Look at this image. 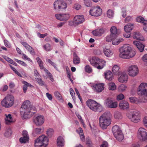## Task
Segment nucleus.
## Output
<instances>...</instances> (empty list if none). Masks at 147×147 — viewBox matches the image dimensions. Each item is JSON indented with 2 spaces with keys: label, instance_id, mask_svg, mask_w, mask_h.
<instances>
[{
  "label": "nucleus",
  "instance_id": "nucleus-1",
  "mask_svg": "<svg viewBox=\"0 0 147 147\" xmlns=\"http://www.w3.org/2000/svg\"><path fill=\"white\" fill-rule=\"evenodd\" d=\"M137 91L141 101L136 97H131L129 98L130 102L137 104L140 102H147V83L143 82L140 84L138 88Z\"/></svg>",
  "mask_w": 147,
  "mask_h": 147
},
{
  "label": "nucleus",
  "instance_id": "nucleus-2",
  "mask_svg": "<svg viewBox=\"0 0 147 147\" xmlns=\"http://www.w3.org/2000/svg\"><path fill=\"white\" fill-rule=\"evenodd\" d=\"M119 51V57L123 59H129L134 57L136 54L135 52L128 44H125L121 47Z\"/></svg>",
  "mask_w": 147,
  "mask_h": 147
},
{
  "label": "nucleus",
  "instance_id": "nucleus-3",
  "mask_svg": "<svg viewBox=\"0 0 147 147\" xmlns=\"http://www.w3.org/2000/svg\"><path fill=\"white\" fill-rule=\"evenodd\" d=\"M21 116L24 118H30L35 112L32 111V108L30 106V102L28 100L25 101L20 109Z\"/></svg>",
  "mask_w": 147,
  "mask_h": 147
},
{
  "label": "nucleus",
  "instance_id": "nucleus-4",
  "mask_svg": "<svg viewBox=\"0 0 147 147\" xmlns=\"http://www.w3.org/2000/svg\"><path fill=\"white\" fill-rule=\"evenodd\" d=\"M111 122V116L109 113L105 112L102 114L99 119V124L102 129H106L110 125Z\"/></svg>",
  "mask_w": 147,
  "mask_h": 147
},
{
  "label": "nucleus",
  "instance_id": "nucleus-5",
  "mask_svg": "<svg viewBox=\"0 0 147 147\" xmlns=\"http://www.w3.org/2000/svg\"><path fill=\"white\" fill-rule=\"evenodd\" d=\"M91 64L98 69H102L105 65L106 62L98 58L93 57L89 59Z\"/></svg>",
  "mask_w": 147,
  "mask_h": 147
},
{
  "label": "nucleus",
  "instance_id": "nucleus-6",
  "mask_svg": "<svg viewBox=\"0 0 147 147\" xmlns=\"http://www.w3.org/2000/svg\"><path fill=\"white\" fill-rule=\"evenodd\" d=\"M86 104L90 109L95 111L100 112L102 109L101 105L93 100H88L86 102Z\"/></svg>",
  "mask_w": 147,
  "mask_h": 147
},
{
  "label": "nucleus",
  "instance_id": "nucleus-7",
  "mask_svg": "<svg viewBox=\"0 0 147 147\" xmlns=\"http://www.w3.org/2000/svg\"><path fill=\"white\" fill-rule=\"evenodd\" d=\"M14 103V97L11 95L5 96L2 100L1 104L5 108H9L13 106Z\"/></svg>",
  "mask_w": 147,
  "mask_h": 147
},
{
  "label": "nucleus",
  "instance_id": "nucleus-8",
  "mask_svg": "<svg viewBox=\"0 0 147 147\" xmlns=\"http://www.w3.org/2000/svg\"><path fill=\"white\" fill-rule=\"evenodd\" d=\"M85 21L84 16L82 15L75 16L73 21L69 22V25L71 26H76L83 23Z\"/></svg>",
  "mask_w": 147,
  "mask_h": 147
},
{
  "label": "nucleus",
  "instance_id": "nucleus-9",
  "mask_svg": "<svg viewBox=\"0 0 147 147\" xmlns=\"http://www.w3.org/2000/svg\"><path fill=\"white\" fill-rule=\"evenodd\" d=\"M112 131L114 136L117 140L121 141L123 139V135L119 126H114L112 127Z\"/></svg>",
  "mask_w": 147,
  "mask_h": 147
},
{
  "label": "nucleus",
  "instance_id": "nucleus-10",
  "mask_svg": "<svg viewBox=\"0 0 147 147\" xmlns=\"http://www.w3.org/2000/svg\"><path fill=\"white\" fill-rule=\"evenodd\" d=\"M127 116L131 121L134 123L139 122L141 119L140 114L138 112L128 113L127 114Z\"/></svg>",
  "mask_w": 147,
  "mask_h": 147
},
{
  "label": "nucleus",
  "instance_id": "nucleus-11",
  "mask_svg": "<svg viewBox=\"0 0 147 147\" xmlns=\"http://www.w3.org/2000/svg\"><path fill=\"white\" fill-rule=\"evenodd\" d=\"M53 7L55 10L61 11L67 8V5L62 0H57L54 2Z\"/></svg>",
  "mask_w": 147,
  "mask_h": 147
},
{
  "label": "nucleus",
  "instance_id": "nucleus-12",
  "mask_svg": "<svg viewBox=\"0 0 147 147\" xmlns=\"http://www.w3.org/2000/svg\"><path fill=\"white\" fill-rule=\"evenodd\" d=\"M137 135L140 140L142 141L147 140V132L144 128L143 127L140 128L138 131Z\"/></svg>",
  "mask_w": 147,
  "mask_h": 147
},
{
  "label": "nucleus",
  "instance_id": "nucleus-13",
  "mask_svg": "<svg viewBox=\"0 0 147 147\" xmlns=\"http://www.w3.org/2000/svg\"><path fill=\"white\" fill-rule=\"evenodd\" d=\"M128 75L134 77L137 75L139 72L138 67L136 65H133L129 66L127 69Z\"/></svg>",
  "mask_w": 147,
  "mask_h": 147
},
{
  "label": "nucleus",
  "instance_id": "nucleus-14",
  "mask_svg": "<svg viewBox=\"0 0 147 147\" xmlns=\"http://www.w3.org/2000/svg\"><path fill=\"white\" fill-rule=\"evenodd\" d=\"M104 104L106 107L111 108H115L118 105L117 101L109 98L105 100Z\"/></svg>",
  "mask_w": 147,
  "mask_h": 147
},
{
  "label": "nucleus",
  "instance_id": "nucleus-15",
  "mask_svg": "<svg viewBox=\"0 0 147 147\" xmlns=\"http://www.w3.org/2000/svg\"><path fill=\"white\" fill-rule=\"evenodd\" d=\"M45 119L43 115H38L34 117V122L36 126H40L44 123Z\"/></svg>",
  "mask_w": 147,
  "mask_h": 147
},
{
  "label": "nucleus",
  "instance_id": "nucleus-16",
  "mask_svg": "<svg viewBox=\"0 0 147 147\" xmlns=\"http://www.w3.org/2000/svg\"><path fill=\"white\" fill-rule=\"evenodd\" d=\"M102 9L100 7L97 6L94 7L90 10L89 12L92 16H100L102 13Z\"/></svg>",
  "mask_w": 147,
  "mask_h": 147
},
{
  "label": "nucleus",
  "instance_id": "nucleus-17",
  "mask_svg": "<svg viewBox=\"0 0 147 147\" xmlns=\"http://www.w3.org/2000/svg\"><path fill=\"white\" fill-rule=\"evenodd\" d=\"M55 17L58 20L61 21H66L69 19L70 15L68 13H62L56 14Z\"/></svg>",
  "mask_w": 147,
  "mask_h": 147
},
{
  "label": "nucleus",
  "instance_id": "nucleus-18",
  "mask_svg": "<svg viewBox=\"0 0 147 147\" xmlns=\"http://www.w3.org/2000/svg\"><path fill=\"white\" fill-rule=\"evenodd\" d=\"M23 137L20 138L19 140L21 143H25L27 142L29 140V137L28 132L26 130L22 132Z\"/></svg>",
  "mask_w": 147,
  "mask_h": 147
},
{
  "label": "nucleus",
  "instance_id": "nucleus-19",
  "mask_svg": "<svg viewBox=\"0 0 147 147\" xmlns=\"http://www.w3.org/2000/svg\"><path fill=\"white\" fill-rule=\"evenodd\" d=\"M128 76L125 72L121 73L118 79V81L123 83L126 82L128 81Z\"/></svg>",
  "mask_w": 147,
  "mask_h": 147
},
{
  "label": "nucleus",
  "instance_id": "nucleus-20",
  "mask_svg": "<svg viewBox=\"0 0 147 147\" xmlns=\"http://www.w3.org/2000/svg\"><path fill=\"white\" fill-rule=\"evenodd\" d=\"M40 69L43 70L46 74L48 75V76L50 78V80L53 82L54 81V79L53 78L52 75L51 73L46 69L43 66V63H42L38 64Z\"/></svg>",
  "mask_w": 147,
  "mask_h": 147
},
{
  "label": "nucleus",
  "instance_id": "nucleus-21",
  "mask_svg": "<svg viewBox=\"0 0 147 147\" xmlns=\"http://www.w3.org/2000/svg\"><path fill=\"white\" fill-rule=\"evenodd\" d=\"M22 44L31 55H35V53L33 48L27 43L25 42H22Z\"/></svg>",
  "mask_w": 147,
  "mask_h": 147
},
{
  "label": "nucleus",
  "instance_id": "nucleus-22",
  "mask_svg": "<svg viewBox=\"0 0 147 147\" xmlns=\"http://www.w3.org/2000/svg\"><path fill=\"white\" fill-rule=\"evenodd\" d=\"M103 84H98L94 85L92 87L93 89L97 92H100L104 89Z\"/></svg>",
  "mask_w": 147,
  "mask_h": 147
},
{
  "label": "nucleus",
  "instance_id": "nucleus-23",
  "mask_svg": "<svg viewBox=\"0 0 147 147\" xmlns=\"http://www.w3.org/2000/svg\"><path fill=\"white\" fill-rule=\"evenodd\" d=\"M43 146H47L48 143L49 139L47 137L44 135H42L38 137Z\"/></svg>",
  "mask_w": 147,
  "mask_h": 147
},
{
  "label": "nucleus",
  "instance_id": "nucleus-24",
  "mask_svg": "<svg viewBox=\"0 0 147 147\" xmlns=\"http://www.w3.org/2000/svg\"><path fill=\"white\" fill-rule=\"evenodd\" d=\"M110 31L111 34L116 37L121 32L120 30L118 29L115 26H113L111 28Z\"/></svg>",
  "mask_w": 147,
  "mask_h": 147
},
{
  "label": "nucleus",
  "instance_id": "nucleus-25",
  "mask_svg": "<svg viewBox=\"0 0 147 147\" xmlns=\"http://www.w3.org/2000/svg\"><path fill=\"white\" fill-rule=\"evenodd\" d=\"M129 104L128 102L125 100L121 101L119 103V106L122 109H127L129 108Z\"/></svg>",
  "mask_w": 147,
  "mask_h": 147
},
{
  "label": "nucleus",
  "instance_id": "nucleus-26",
  "mask_svg": "<svg viewBox=\"0 0 147 147\" xmlns=\"http://www.w3.org/2000/svg\"><path fill=\"white\" fill-rule=\"evenodd\" d=\"M133 43L137 47L140 52H142L143 51L144 46L141 42L136 40L134 41Z\"/></svg>",
  "mask_w": 147,
  "mask_h": 147
},
{
  "label": "nucleus",
  "instance_id": "nucleus-27",
  "mask_svg": "<svg viewBox=\"0 0 147 147\" xmlns=\"http://www.w3.org/2000/svg\"><path fill=\"white\" fill-rule=\"evenodd\" d=\"M57 144L58 147H62L65 145V140L61 136H59L57 141Z\"/></svg>",
  "mask_w": 147,
  "mask_h": 147
},
{
  "label": "nucleus",
  "instance_id": "nucleus-28",
  "mask_svg": "<svg viewBox=\"0 0 147 147\" xmlns=\"http://www.w3.org/2000/svg\"><path fill=\"white\" fill-rule=\"evenodd\" d=\"M105 32L103 29H97L92 32L93 34L95 36H100L102 35Z\"/></svg>",
  "mask_w": 147,
  "mask_h": 147
},
{
  "label": "nucleus",
  "instance_id": "nucleus-29",
  "mask_svg": "<svg viewBox=\"0 0 147 147\" xmlns=\"http://www.w3.org/2000/svg\"><path fill=\"white\" fill-rule=\"evenodd\" d=\"M105 78L108 80H111L113 78V75L112 72L110 71H108L104 73Z\"/></svg>",
  "mask_w": 147,
  "mask_h": 147
},
{
  "label": "nucleus",
  "instance_id": "nucleus-30",
  "mask_svg": "<svg viewBox=\"0 0 147 147\" xmlns=\"http://www.w3.org/2000/svg\"><path fill=\"white\" fill-rule=\"evenodd\" d=\"M133 36L134 39L142 41L144 40V38L143 36L138 32H134Z\"/></svg>",
  "mask_w": 147,
  "mask_h": 147
},
{
  "label": "nucleus",
  "instance_id": "nucleus-31",
  "mask_svg": "<svg viewBox=\"0 0 147 147\" xmlns=\"http://www.w3.org/2000/svg\"><path fill=\"white\" fill-rule=\"evenodd\" d=\"M134 24H128L124 27V30L126 32H130L134 28Z\"/></svg>",
  "mask_w": 147,
  "mask_h": 147
},
{
  "label": "nucleus",
  "instance_id": "nucleus-32",
  "mask_svg": "<svg viewBox=\"0 0 147 147\" xmlns=\"http://www.w3.org/2000/svg\"><path fill=\"white\" fill-rule=\"evenodd\" d=\"M73 62L75 65L78 64L80 62V59L75 52L73 53Z\"/></svg>",
  "mask_w": 147,
  "mask_h": 147
},
{
  "label": "nucleus",
  "instance_id": "nucleus-33",
  "mask_svg": "<svg viewBox=\"0 0 147 147\" xmlns=\"http://www.w3.org/2000/svg\"><path fill=\"white\" fill-rule=\"evenodd\" d=\"M5 115L6 116L5 119L6 124H9L13 122L12 117L10 114H5Z\"/></svg>",
  "mask_w": 147,
  "mask_h": 147
},
{
  "label": "nucleus",
  "instance_id": "nucleus-34",
  "mask_svg": "<svg viewBox=\"0 0 147 147\" xmlns=\"http://www.w3.org/2000/svg\"><path fill=\"white\" fill-rule=\"evenodd\" d=\"M22 83H23L24 84L23 87V91L24 92V93H26V92L27 89V87H28L31 88L34 87L33 85H32L28 83L26 81H22Z\"/></svg>",
  "mask_w": 147,
  "mask_h": 147
},
{
  "label": "nucleus",
  "instance_id": "nucleus-35",
  "mask_svg": "<svg viewBox=\"0 0 147 147\" xmlns=\"http://www.w3.org/2000/svg\"><path fill=\"white\" fill-rule=\"evenodd\" d=\"M136 20L137 22H140L143 24L144 26L147 25V21L144 19V18L141 16H139L137 18Z\"/></svg>",
  "mask_w": 147,
  "mask_h": 147
},
{
  "label": "nucleus",
  "instance_id": "nucleus-36",
  "mask_svg": "<svg viewBox=\"0 0 147 147\" xmlns=\"http://www.w3.org/2000/svg\"><path fill=\"white\" fill-rule=\"evenodd\" d=\"M104 52L105 55L109 57H111L113 55V51L109 49H104Z\"/></svg>",
  "mask_w": 147,
  "mask_h": 147
},
{
  "label": "nucleus",
  "instance_id": "nucleus-37",
  "mask_svg": "<svg viewBox=\"0 0 147 147\" xmlns=\"http://www.w3.org/2000/svg\"><path fill=\"white\" fill-rule=\"evenodd\" d=\"M119 66L115 65L112 67V71L114 74L117 75L119 74Z\"/></svg>",
  "mask_w": 147,
  "mask_h": 147
},
{
  "label": "nucleus",
  "instance_id": "nucleus-38",
  "mask_svg": "<svg viewBox=\"0 0 147 147\" xmlns=\"http://www.w3.org/2000/svg\"><path fill=\"white\" fill-rule=\"evenodd\" d=\"M123 39L121 38H114L112 41V44L113 45H118L120 42H122Z\"/></svg>",
  "mask_w": 147,
  "mask_h": 147
},
{
  "label": "nucleus",
  "instance_id": "nucleus-39",
  "mask_svg": "<svg viewBox=\"0 0 147 147\" xmlns=\"http://www.w3.org/2000/svg\"><path fill=\"white\" fill-rule=\"evenodd\" d=\"M43 131V129L40 128H37L34 129L33 135L35 136L36 135L41 133Z\"/></svg>",
  "mask_w": 147,
  "mask_h": 147
},
{
  "label": "nucleus",
  "instance_id": "nucleus-40",
  "mask_svg": "<svg viewBox=\"0 0 147 147\" xmlns=\"http://www.w3.org/2000/svg\"><path fill=\"white\" fill-rule=\"evenodd\" d=\"M34 146L35 147H41L43 146L38 137L35 140Z\"/></svg>",
  "mask_w": 147,
  "mask_h": 147
},
{
  "label": "nucleus",
  "instance_id": "nucleus-41",
  "mask_svg": "<svg viewBox=\"0 0 147 147\" xmlns=\"http://www.w3.org/2000/svg\"><path fill=\"white\" fill-rule=\"evenodd\" d=\"M127 88L125 85L122 84L120 85L118 87V90L120 92H123L125 91Z\"/></svg>",
  "mask_w": 147,
  "mask_h": 147
},
{
  "label": "nucleus",
  "instance_id": "nucleus-42",
  "mask_svg": "<svg viewBox=\"0 0 147 147\" xmlns=\"http://www.w3.org/2000/svg\"><path fill=\"white\" fill-rule=\"evenodd\" d=\"M109 89L110 90H114L116 88V86L115 83L111 82L108 84Z\"/></svg>",
  "mask_w": 147,
  "mask_h": 147
},
{
  "label": "nucleus",
  "instance_id": "nucleus-43",
  "mask_svg": "<svg viewBox=\"0 0 147 147\" xmlns=\"http://www.w3.org/2000/svg\"><path fill=\"white\" fill-rule=\"evenodd\" d=\"M12 133V131L10 128H8L6 130L5 133L4 135L7 137L10 136Z\"/></svg>",
  "mask_w": 147,
  "mask_h": 147
},
{
  "label": "nucleus",
  "instance_id": "nucleus-44",
  "mask_svg": "<svg viewBox=\"0 0 147 147\" xmlns=\"http://www.w3.org/2000/svg\"><path fill=\"white\" fill-rule=\"evenodd\" d=\"M43 47L45 50L47 51H50L52 49L50 45L48 43L43 45Z\"/></svg>",
  "mask_w": 147,
  "mask_h": 147
},
{
  "label": "nucleus",
  "instance_id": "nucleus-45",
  "mask_svg": "<svg viewBox=\"0 0 147 147\" xmlns=\"http://www.w3.org/2000/svg\"><path fill=\"white\" fill-rule=\"evenodd\" d=\"M115 36L114 35L111 34L110 35H107L106 37V40L107 41V42H111L113 40L114 38H115Z\"/></svg>",
  "mask_w": 147,
  "mask_h": 147
},
{
  "label": "nucleus",
  "instance_id": "nucleus-46",
  "mask_svg": "<svg viewBox=\"0 0 147 147\" xmlns=\"http://www.w3.org/2000/svg\"><path fill=\"white\" fill-rule=\"evenodd\" d=\"M114 12L111 9H109L107 12V16L109 18H112L113 17Z\"/></svg>",
  "mask_w": 147,
  "mask_h": 147
},
{
  "label": "nucleus",
  "instance_id": "nucleus-47",
  "mask_svg": "<svg viewBox=\"0 0 147 147\" xmlns=\"http://www.w3.org/2000/svg\"><path fill=\"white\" fill-rule=\"evenodd\" d=\"M46 61L47 62H48L49 64L53 66L58 71L57 65L54 62L49 59H47Z\"/></svg>",
  "mask_w": 147,
  "mask_h": 147
},
{
  "label": "nucleus",
  "instance_id": "nucleus-48",
  "mask_svg": "<svg viewBox=\"0 0 147 147\" xmlns=\"http://www.w3.org/2000/svg\"><path fill=\"white\" fill-rule=\"evenodd\" d=\"M53 134L54 130L52 129L49 128L48 129L47 131V134L49 137H51Z\"/></svg>",
  "mask_w": 147,
  "mask_h": 147
},
{
  "label": "nucleus",
  "instance_id": "nucleus-49",
  "mask_svg": "<svg viewBox=\"0 0 147 147\" xmlns=\"http://www.w3.org/2000/svg\"><path fill=\"white\" fill-rule=\"evenodd\" d=\"M115 118L116 119H119L122 118L121 113L119 112H115L114 114Z\"/></svg>",
  "mask_w": 147,
  "mask_h": 147
},
{
  "label": "nucleus",
  "instance_id": "nucleus-50",
  "mask_svg": "<svg viewBox=\"0 0 147 147\" xmlns=\"http://www.w3.org/2000/svg\"><path fill=\"white\" fill-rule=\"evenodd\" d=\"M121 15L123 18H125L127 15V11L126 8H122L121 9Z\"/></svg>",
  "mask_w": 147,
  "mask_h": 147
},
{
  "label": "nucleus",
  "instance_id": "nucleus-51",
  "mask_svg": "<svg viewBox=\"0 0 147 147\" xmlns=\"http://www.w3.org/2000/svg\"><path fill=\"white\" fill-rule=\"evenodd\" d=\"M81 5L79 3H76L74 4L73 8L74 9L78 10L80 9L81 8Z\"/></svg>",
  "mask_w": 147,
  "mask_h": 147
},
{
  "label": "nucleus",
  "instance_id": "nucleus-52",
  "mask_svg": "<svg viewBox=\"0 0 147 147\" xmlns=\"http://www.w3.org/2000/svg\"><path fill=\"white\" fill-rule=\"evenodd\" d=\"M35 79L37 81L38 84L41 86L44 85V82L43 81L42 79L40 78H36Z\"/></svg>",
  "mask_w": 147,
  "mask_h": 147
},
{
  "label": "nucleus",
  "instance_id": "nucleus-53",
  "mask_svg": "<svg viewBox=\"0 0 147 147\" xmlns=\"http://www.w3.org/2000/svg\"><path fill=\"white\" fill-rule=\"evenodd\" d=\"M76 115L78 117V119L79 120V121L82 124L83 127L84 128L86 127L84 123V121L82 119L81 116L79 114H76Z\"/></svg>",
  "mask_w": 147,
  "mask_h": 147
},
{
  "label": "nucleus",
  "instance_id": "nucleus-54",
  "mask_svg": "<svg viewBox=\"0 0 147 147\" xmlns=\"http://www.w3.org/2000/svg\"><path fill=\"white\" fill-rule=\"evenodd\" d=\"M54 95L59 100H61L62 99V98L61 94L59 92L57 91L55 92L54 93Z\"/></svg>",
  "mask_w": 147,
  "mask_h": 147
},
{
  "label": "nucleus",
  "instance_id": "nucleus-55",
  "mask_svg": "<svg viewBox=\"0 0 147 147\" xmlns=\"http://www.w3.org/2000/svg\"><path fill=\"white\" fill-rule=\"evenodd\" d=\"M85 70L86 72L88 73H91L92 71L91 68L88 65H86L85 67Z\"/></svg>",
  "mask_w": 147,
  "mask_h": 147
},
{
  "label": "nucleus",
  "instance_id": "nucleus-56",
  "mask_svg": "<svg viewBox=\"0 0 147 147\" xmlns=\"http://www.w3.org/2000/svg\"><path fill=\"white\" fill-rule=\"evenodd\" d=\"M124 98V95L122 93H120L117 96L116 99L117 100H122Z\"/></svg>",
  "mask_w": 147,
  "mask_h": 147
},
{
  "label": "nucleus",
  "instance_id": "nucleus-57",
  "mask_svg": "<svg viewBox=\"0 0 147 147\" xmlns=\"http://www.w3.org/2000/svg\"><path fill=\"white\" fill-rule=\"evenodd\" d=\"M14 60L16 62H17V63H18L21 65L22 66H23L25 67H26V66L27 65V64L25 62H23L22 61L18 59H15Z\"/></svg>",
  "mask_w": 147,
  "mask_h": 147
},
{
  "label": "nucleus",
  "instance_id": "nucleus-58",
  "mask_svg": "<svg viewBox=\"0 0 147 147\" xmlns=\"http://www.w3.org/2000/svg\"><path fill=\"white\" fill-rule=\"evenodd\" d=\"M2 57L8 63H9L11 64H12L13 61V60H12L11 58H10L5 55H3L2 56Z\"/></svg>",
  "mask_w": 147,
  "mask_h": 147
},
{
  "label": "nucleus",
  "instance_id": "nucleus-59",
  "mask_svg": "<svg viewBox=\"0 0 147 147\" xmlns=\"http://www.w3.org/2000/svg\"><path fill=\"white\" fill-rule=\"evenodd\" d=\"M70 93L73 100L75 99L74 96V92L72 88H70L69 89Z\"/></svg>",
  "mask_w": 147,
  "mask_h": 147
},
{
  "label": "nucleus",
  "instance_id": "nucleus-60",
  "mask_svg": "<svg viewBox=\"0 0 147 147\" xmlns=\"http://www.w3.org/2000/svg\"><path fill=\"white\" fill-rule=\"evenodd\" d=\"M5 45L7 47L10 48L11 45L9 42L7 40H5L4 41Z\"/></svg>",
  "mask_w": 147,
  "mask_h": 147
},
{
  "label": "nucleus",
  "instance_id": "nucleus-61",
  "mask_svg": "<svg viewBox=\"0 0 147 147\" xmlns=\"http://www.w3.org/2000/svg\"><path fill=\"white\" fill-rule=\"evenodd\" d=\"M22 58L24 59L27 60L28 61H30L31 62H32V61L26 55L24 54H22Z\"/></svg>",
  "mask_w": 147,
  "mask_h": 147
},
{
  "label": "nucleus",
  "instance_id": "nucleus-62",
  "mask_svg": "<svg viewBox=\"0 0 147 147\" xmlns=\"http://www.w3.org/2000/svg\"><path fill=\"white\" fill-rule=\"evenodd\" d=\"M132 18L131 16H128L126 17L124 20V21L125 23H128L132 20Z\"/></svg>",
  "mask_w": 147,
  "mask_h": 147
},
{
  "label": "nucleus",
  "instance_id": "nucleus-63",
  "mask_svg": "<svg viewBox=\"0 0 147 147\" xmlns=\"http://www.w3.org/2000/svg\"><path fill=\"white\" fill-rule=\"evenodd\" d=\"M84 4L87 7H90L92 5L91 2L89 0H86L85 1Z\"/></svg>",
  "mask_w": 147,
  "mask_h": 147
},
{
  "label": "nucleus",
  "instance_id": "nucleus-64",
  "mask_svg": "<svg viewBox=\"0 0 147 147\" xmlns=\"http://www.w3.org/2000/svg\"><path fill=\"white\" fill-rule=\"evenodd\" d=\"M37 36L40 38H44L45 36H46L48 35L47 33H45L44 34H40L39 32H37Z\"/></svg>",
  "mask_w": 147,
  "mask_h": 147
}]
</instances>
